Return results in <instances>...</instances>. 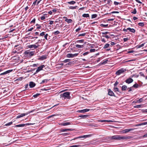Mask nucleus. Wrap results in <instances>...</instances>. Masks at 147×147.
<instances>
[{
	"label": "nucleus",
	"instance_id": "nucleus-1",
	"mask_svg": "<svg viewBox=\"0 0 147 147\" xmlns=\"http://www.w3.org/2000/svg\"><path fill=\"white\" fill-rule=\"evenodd\" d=\"M131 136H122L120 135H116L110 137V139L111 140L116 141H120L121 140H128L133 138Z\"/></svg>",
	"mask_w": 147,
	"mask_h": 147
},
{
	"label": "nucleus",
	"instance_id": "nucleus-2",
	"mask_svg": "<svg viewBox=\"0 0 147 147\" xmlns=\"http://www.w3.org/2000/svg\"><path fill=\"white\" fill-rule=\"evenodd\" d=\"M70 92H65L63 94H61L60 95V97L62 98H64V99L67 98V99H70L71 98V97L70 96Z\"/></svg>",
	"mask_w": 147,
	"mask_h": 147
},
{
	"label": "nucleus",
	"instance_id": "nucleus-3",
	"mask_svg": "<svg viewBox=\"0 0 147 147\" xmlns=\"http://www.w3.org/2000/svg\"><path fill=\"white\" fill-rule=\"evenodd\" d=\"M34 51H31V52H29L27 51H25L24 53V54L25 55H26V56L27 57H30L32 56H33L34 55Z\"/></svg>",
	"mask_w": 147,
	"mask_h": 147
},
{
	"label": "nucleus",
	"instance_id": "nucleus-4",
	"mask_svg": "<svg viewBox=\"0 0 147 147\" xmlns=\"http://www.w3.org/2000/svg\"><path fill=\"white\" fill-rule=\"evenodd\" d=\"M126 69H124V68H121V69L118 70L116 72V74L117 75H119L123 73L124 72L126 71Z\"/></svg>",
	"mask_w": 147,
	"mask_h": 147
},
{
	"label": "nucleus",
	"instance_id": "nucleus-5",
	"mask_svg": "<svg viewBox=\"0 0 147 147\" xmlns=\"http://www.w3.org/2000/svg\"><path fill=\"white\" fill-rule=\"evenodd\" d=\"M92 136V134H89L88 135H84L83 136H80L78 137H76L74 138V139L72 140H75L78 138H86L87 137H90Z\"/></svg>",
	"mask_w": 147,
	"mask_h": 147
},
{
	"label": "nucleus",
	"instance_id": "nucleus-6",
	"mask_svg": "<svg viewBox=\"0 0 147 147\" xmlns=\"http://www.w3.org/2000/svg\"><path fill=\"white\" fill-rule=\"evenodd\" d=\"M44 65H42L38 67L37 69L36 70L34 74V75L36 74L40 71L42 70L43 68L45 67Z\"/></svg>",
	"mask_w": 147,
	"mask_h": 147
},
{
	"label": "nucleus",
	"instance_id": "nucleus-7",
	"mask_svg": "<svg viewBox=\"0 0 147 147\" xmlns=\"http://www.w3.org/2000/svg\"><path fill=\"white\" fill-rule=\"evenodd\" d=\"M32 124H33L28 123H26V124H21L16 125L15 126V127H23L25 125H32Z\"/></svg>",
	"mask_w": 147,
	"mask_h": 147
},
{
	"label": "nucleus",
	"instance_id": "nucleus-8",
	"mask_svg": "<svg viewBox=\"0 0 147 147\" xmlns=\"http://www.w3.org/2000/svg\"><path fill=\"white\" fill-rule=\"evenodd\" d=\"M35 44L38 45H30L28 46V47L30 49L34 48V49H36L39 46V45H38V42L36 43Z\"/></svg>",
	"mask_w": 147,
	"mask_h": 147
},
{
	"label": "nucleus",
	"instance_id": "nucleus-9",
	"mask_svg": "<svg viewBox=\"0 0 147 147\" xmlns=\"http://www.w3.org/2000/svg\"><path fill=\"white\" fill-rule=\"evenodd\" d=\"M78 53H75L73 54L71 53H68L67 54L66 56L67 58H72L77 56L78 55Z\"/></svg>",
	"mask_w": 147,
	"mask_h": 147
},
{
	"label": "nucleus",
	"instance_id": "nucleus-10",
	"mask_svg": "<svg viewBox=\"0 0 147 147\" xmlns=\"http://www.w3.org/2000/svg\"><path fill=\"white\" fill-rule=\"evenodd\" d=\"M108 94L111 96H115L114 93L110 89H108Z\"/></svg>",
	"mask_w": 147,
	"mask_h": 147
},
{
	"label": "nucleus",
	"instance_id": "nucleus-11",
	"mask_svg": "<svg viewBox=\"0 0 147 147\" xmlns=\"http://www.w3.org/2000/svg\"><path fill=\"white\" fill-rule=\"evenodd\" d=\"M134 130V129L133 128L125 129L123 131V133L126 134L130 131H132Z\"/></svg>",
	"mask_w": 147,
	"mask_h": 147
},
{
	"label": "nucleus",
	"instance_id": "nucleus-12",
	"mask_svg": "<svg viewBox=\"0 0 147 147\" xmlns=\"http://www.w3.org/2000/svg\"><path fill=\"white\" fill-rule=\"evenodd\" d=\"M133 81V79L131 78H127L125 80V82L126 83L129 84L132 83Z\"/></svg>",
	"mask_w": 147,
	"mask_h": 147
},
{
	"label": "nucleus",
	"instance_id": "nucleus-13",
	"mask_svg": "<svg viewBox=\"0 0 147 147\" xmlns=\"http://www.w3.org/2000/svg\"><path fill=\"white\" fill-rule=\"evenodd\" d=\"M90 110L89 109H85L82 110H78L77 111V112L80 113H84L89 111Z\"/></svg>",
	"mask_w": 147,
	"mask_h": 147
},
{
	"label": "nucleus",
	"instance_id": "nucleus-14",
	"mask_svg": "<svg viewBox=\"0 0 147 147\" xmlns=\"http://www.w3.org/2000/svg\"><path fill=\"white\" fill-rule=\"evenodd\" d=\"M36 86V84L33 82H30L29 83V86L30 88H33Z\"/></svg>",
	"mask_w": 147,
	"mask_h": 147
},
{
	"label": "nucleus",
	"instance_id": "nucleus-15",
	"mask_svg": "<svg viewBox=\"0 0 147 147\" xmlns=\"http://www.w3.org/2000/svg\"><path fill=\"white\" fill-rule=\"evenodd\" d=\"M28 114V113H22L21 114H19L16 117V119H18L22 117H23Z\"/></svg>",
	"mask_w": 147,
	"mask_h": 147
},
{
	"label": "nucleus",
	"instance_id": "nucleus-16",
	"mask_svg": "<svg viewBox=\"0 0 147 147\" xmlns=\"http://www.w3.org/2000/svg\"><path fill=\"white\" fill-rule=\"evenodd\" d=\"M63 18H65V21L67 22L69 24L72 22L73 21L71 19H69L65 17H64Z\"/></svg>",
	"mask_w": 147,
	"mask_h": 147
},
{
	"label": "nucleus",
	"instance_id": "nucleus-17",
	"mask_svg": "<svg viewBox=\"0 0 147 147\" xmlns=\"http://www.w3.org/2000/svg\"><path fill=\"white\" fill-rule=\"evenodd\" d=\"M70 124H71V122H63L61 124H60V125L63 126H66Z\"/></svg>",
	"mask_w": 147,
	"mask_h": 147
},
{
	"label": "nucleus",
	"instance_id": "nucleus-18",
	"mask_svg": "<svg viewBox=\"0 0 147 147\" xmlns=\"http://www.w3.org/2000/svg\"><path fill=\"white\" fill-rule=\"evenodd\" d=\"M47 58V55H43L41 56L40 58H39V59L43 60H44L45 59Z\"/></svg>",
	"mask_w": 147,
	"mask_h": 147
},
{
	"label": "nucleus",
	"instance_id": "nucleus-19",
	"mask_svg": "<svg viewBox=\"0 0 147 147\" xmlns=\"http://www.w3.org/2000/svg\"><path fill=\"white\" fill-rule=\"evenodd\" d=\"M113 91L115 92H117L120 93H121V92L119 90V88L117 87H114L113 88Z\"/></svg>",
	"mask_w": 147,
	"mask_h": 147
},
{
	"label": "nucleus",
	"instance_id": "nucleus-20",
	"mask_svg": "<svg viewBox=\"0 0 147 147\" xmlns=\"http://www.w3.org/2000/svg\"><path fill=\"white\" fill-rule=\"evenodd\" d=\"M128 30H129L130 32L132 33H135L136 32L134 28H128Z\"/></svg>",
	"mask_w": 147,
	"mask_h": 147
},
{
	"label": "nucleus",
	"instance_id": "nucleus-21",
	"mask_svg": "<svg viewBox=\"0 0 147 147\" xmlns=\"http://www.w3.org/2000/svg\"><path fill=\"white\" fill-rule=\"evenodd\" d=\"M127 88V86L125 85H124L122 86L121 90L122 91H125Z\"/></svg>",
	"mask_w": 147,
	"mask_h": 147
},
{
	"label": "nucleus",
	"instance_id": "nucleus-22",
	"mask_svg": "<svg viewBox=\"0 0 147 147\" xmlns=\"http://www.w3.org/2000/svg\"><path fill=\"white\" fill-rule=\"evenodd\" d=\"M88 115H80L79 116V117L82 118V119H84L88 117Z\"/></svg>",
	"mask_w": 147,
	"mask_h": 147
},
{
	"label": "nucleus",
	"instance_id": "nucleus-23",
	"mask_svg": "<svg viewBox=\"0 0 147 147\" xmlns=\"http://www.w3.org/2000/svg\"><path fill=\"white\" fill-rule=\"evenodd\" d=\"M76 47L78 48H82L84 47V45H75Z\"/></svg>",
	"mask_w": 147,
	"mask_h": 147
},
{
	"label": "nucleus",
	"instance_id": "nucleus-24",
	"mask_svg": "<svg viewBox=\"0 0 147 147\" xmlns=\"http://www.w3.org/2000/svg\"><path fill=\"white\" fill-rule=\"evenodd\" d=\"M110 46V44L108 43L106 44L103 47V48L104 49H105L108 48Z\"/></svg>",
	"mask_w": 147,
	"mask_h": 147
},
{
	"label": "nucleus",
	"instance_id": "nucleus-25",
	"mask_svg": "<svg viewBox=\"0 0 147 147\" xmlns=\"http://www.w3.org/2000/svg\"><path fill=\"white\" fill-rule=\"evenodd\" d=\"M108 61V60L107 59H106L105 61H104L100 63V65H102L105 64L106 63H107Z\"/></svg>",
	"mask_w": 147,
	"mask_h": 147
},
{
	"label": "nucleus",
	"instance_id": "nucleus-26",
	"mask_svg": "<svg viewBox=\"0 0 147 147\" xmlns=\"http://www.w3.org/2000/svg\"><path fill=\"white\" fill-rule=\"evenodd\" d=\"M144 44H145V43H143L141 45H138L136 46V47L137 48H139L141 47H142L144 46Z\"/></svg>",
	"mask_w": 147,
	"mask_h": 147
},
{
	"label": "nucleus",
	"instance_id": "nucleus-27",
	"mask_svg": "<svg viewBox=\"0 0 147 147\" xmlns=\"http://www.w3.org/2000/svg\"><path fill=\"white\" fill-rule=\"evenodd\" d=\"M82 16L85 18H87L89 17V15L88 14H84L82 15Z\"/></svg>",
	"mask_w": 147,
	"mask_h": 147
},
{
	"label": "nucleus",
	"instance_id": "nucleus-28",
	"mask_svg": "<svg viewBox=\"0 0 147 147\" xmlns=\"http://www.w3.org/2000/svg\"><path fill=\"white\" fill-rule=\"evenodd\" d=\"M69 9H76L77 8H78L77 6H75L74 7L73 6H70L69 7Z\"/></svg>",
	"mask_w": 147,
	"mask_h": 147
},
{
	"label": "nucleus",
	"instance_id": "nucleus-29",
	"mask_svg": "<svg viewBox=\"0 0 147 147\" xmlns=\"http://www.w3.org/2000/svg\"><path fill=\"white\" fill-rule=\"evenodd\" d=\"M108 24H106V25H105L104 24H101L100 25V26L101 27H105V28H107L108 27Z\"/></svg>",
	"mask_w": 147,
	"mask_h": 147
},
{
	"label": "nucleus",
	"instance_id": "nucleus-30",
	"mask_svg": "<svg viewBox=\"0 0 147 147\" xmlns=\"http://www.w3.org/2000/svg\"><path fill=\"white\" fill-rule=\"evenodd\" d=\"M76 3V2L74 1H71L70 2H68L67 3L71 5L74 4Z\"/></svg>",
	"mask_w": 147,
	"mask_h": 147
},
{
	"label": "nucleus",
	"instance_id": "nucleus-31",
	"mask_svg": "<svg viewBox=\"0 0 147 147\" xmlns=\"http://www.w3.org/2000/svg\"><path fill=\"white\" fill-rule=\"evenodd\" d=\"M74 61H70L66 65H72L74 64Z\"/></svg>",
	"mask_w": 147,
	"mask_h": 147
},
{
	"label": "nucleus",
	"instance_id": "nucleus-32",
	"mask_svg": "<svg viewBox=\"0 0 147 147\" xmlns=\"http://www.w3.org/2000/svg\"><path fill=\"white\" fill-rule=\"evenodd\" d=\"M139 86L138 84L136 83L134 84L133 86L132 87H134L136 88H137Z\"/></svg>",
	"mask_w": 147,
	"mask_h": 147
},
{
	"label": "nucleus",
	"instance_id": "nucleus-33",
	"mask_svg": "<svg viewBox=\"0 0 147 147\" xmlns=\"http://www.w3.org/2000/svg\"><path fill=\"white\" fill-rule=\"evenodd\" d=\"M142 106V105H135V106H134V108H141Z\"/></svg>",
	"mask_w": 147,
	"mask_h": 147
},
{
	"label": "nucleus",
	"instance_id": "nucleus-34",
	"mask_svg": "<svg viewBox=\"0 0 147 147\" xmlns=\"http://www.w3.org/2000/svg\"><path fill=\"white\" fill-rule=\"evenodd\" d=\"M48 81V80H47V79L43 80L42 81V82L40 83V84H42L44 83L45 82H47Z\"/></svg>",
	"mask_w": 147,
	"mask_h": 147
},
{
	"label": "nucleus",
	"instance_id": "nucleus-35",
	"mask_svg": "<svg viewBox=\"0 0 147 147\" xmlns=\"http://www.w3.org/2000/svg\"><path fill=\"white\" fill-rule=\"evenodd\" d=\"M147 124V121L146 122H145L144 123H143L139 125H136V126H138L139 125H145Z\"/></svg>",
	"mask_w": 147,
	"mask_h": 147
},
{
	"label": "nucleus",
	"instance_id": "nucleus-36",
	"mask_svg": "<svg viewBox=\"0 0 147 147\" xmlns=\"http://www.w3.org/2000/svg\"><path fill=\"white\" fill-rule=\"evenodd\" d=\"M84 41V40L83 39L79 40L76 41V42L77 43H82Z\"/></svg>",
	"mask_w": 147,
	"mask_h": 147
},
{
	"label": "nucleus",
	"instance_id": "nucleus-37",
	"mask_svg": "<svg viewBox=\"0 0 147 147\" xmlns=\"http://www.w3.org/2000/svg\"><path fill=\"white\" fill-rule=\"evenodd\" d=\"M86 34V33H83L82 34H78V37H79L80 36H84Z\"/></svg>",
	"mask_w": 147,
	"mask_h": 147
},
{
	"label": "nucleus",
	"instance_id": "nucleus-38",
	"mask_svg": "<svg viewBox=\"0 0 147 147\" xmlns=\"http://www.w3.org/2000/svg\"><path fill=\"white\" fill-rule=\"evenodd\" d=\"M40 94L37 93L35 94H34L33 95V96L34 97V98H37L38 96L40 95Z\"/></svg>",
	"mask_w": 147,
	"mask_h": 147
},
{
	"label": "nucleus",
	"instance_id": "nucleus-39",
	"mask_svg": "<svg viewBox=\"0 0 147 147\" xmlns=\"http://www.w3.org/2000/svg\"><path fill=\"white\" fill-rule=\"evenodd\" d=\"M138 25L141 26H144V24L143 22H140L138 24Z\"/></svg>",
	"mask_w": 147,
	"mask_h": 147
},
{
	"label": "nucleus",
	"instance_id": "nucleus-40",
	"mask_svg": "<svg viewBox=\"0 0 147 147\" xmlns=\"http://www.w3.org/2000/svg\"><path fill=\"white\" fill-rule=\"evenodd\" d=\"M97 16V15L96 14H94L92 15V18H94L96 17Z\"/></svg>",
	"mask_w": 147,
	"mask_h": 147
},
{
	"label": "nucleus",
	"instance_id": "nucleus-41",
	"mask_svg": "<svg viewBox=\"0 0 147 147\" xmlns=\"http://www.w3.org/2000/svg\"><path fill=\"white\" fill-rule=\"evenodd\" d=\"M53 33L55 35H57L60 33V32L58 31H55V32H53Z\"/></svg>",
	"mask_w": 147,
	"mask_h": 147
},
{
	"label": "nucleus",
	"instance_id": "nucleus-42",
	"mask_svg": "<svg viewBox=\"0 0 147 147\" xmlns=\"http://www.w3.org/2000/svg\"><path fill=\"white\" fill-rule=\"evenodd\" d=\"M35 21H36V19L35 18H34L30 22V24H33V23H34L35 22Z\"/></svg>",
	"mask_w": 147,
	"mask_h": 147
},
{
	"label": "nucleus",
	"instance_id": "nucleus-43",
	"mask_svg": "<svg viewBox=\"0 0 147 147\" xmlns=\"http://www.w3.org/2000/svg\"><path fill=\"white\" fill-rule=\"evenodd\" d=\"M12 124V122H9L7 123H6L5 125V126H9L10 125H11V124Z\"/></svg>",
	"mask_w": 147,
	"mask_h": 147
},
{
	"label": "nucleus",
	"instance_id": "nucleus-44",
	"mask_svg": "<svg viewBox=\"0 0 147 147\" xmlns=\"http://www.w3.org/2000/svg\"><path fill=\"white\" fill-rule=\"evenodd\" d=\"M136 12H137V11H136V9L135 8L134 9L133 11L131 12V13H133V14H135L136 13Z\"/></svg>",
	"mask_w": 147,
	"mask_h": 147
},
{
	"label": "nucleus",
	"instance_id": "nucleus-45",
	"mask_svg": "<svg viewBox=\"0 0 147 147\" xmlns=\"http://www.w3.org/2000/svg\"><path fill=\"white\" fill-rule=\"evenodd\" d=\"M22 49V47H19L18 48H16V49L18 51H20V50Z\"/></svg>",
	"mask_w": 147,
	"mask_h": 147
},
{
	"label": "nucleus",
	"instance_id": "nucleus-46",
	"mask_svg": "<svg viewBox=\"0 0 147 147\" xmlns=\"http://www.w3.org/2000/svg\"><path fill=\"white\" fill-rule=\"evenodd\" d=\"M45 32H42L40 34L39 36H43L45 35Z\"/></svg>",
	"mask_w": 147,
	"mask_h": 147
},
{
	"label": "nucleus",
	"instance_id": "nucleus-47",
	"mask_svg": "<svg viewBox=\"0 0 147 147\" xmlns=\"http://www.w3.org/2000/svg\"><path fill=\"white\" fill-rule=\"evenodd\" d=\"M89 53H90L89 52L87 51V52H85V53H83V55L84 56H85V55H88V54Z\"/></svg>",
	"mask_w": 147,
	"mask_h": 147
},
{
	"label": "nucleus",
	"instance_id": "nucleus-48",
	"mask_svg": "<svg viewBox=\"0 0 147 147\" xmlns=\"http://www.w3.org/2000/svg\"><path fill=\"white\" fill-rule=\"evenodd\" d=\"M70 59H65L63 61V62L64 63H67L68 62H69V61H70Z\"/></svg>",
	"mask_w": 147,
	"mask_h": 147
},
{
	"label": "nucleus",
	"instance_id": "nucleus-49",
	"mask_svg": "<svg viewBox=\"0 0 147 147\" xmlns=\"http://www.w3.org/2000/svg\"><path fill=\"white\" fill-rule=\"evenodd\" d=\"M102 36V37H105L107 38H109L110 37L109 36L107 35H103Z\"/></svg>",
	"mask_w": 147,
	"mask_h": 147
},
{
	"label": "nucleus",
	"instance_id": "nucleus-50",
	"mask_svg": "<svg viewBox=\"0 0 147 147\" xmlns=\"http://www.w3.org/2000/svg\"><path fill=\"white\" fill-rule=\"evenodd\" d=\"M118 83L119 82L117 81H116L115 83L114 84V87H116L117 85V84H118Z\"/></svg>",
	"mask_w": 147,
	"mask_h": 147
},
{
	"label": "nucleus",
	"instance_id": "nucleus-51",
	"mask_svg": "<svg viewBox=\"0 0 147 147\" xmlns=\"http://www.w3.org/2000/svg\"><path fill=\"white\" fill-rule=\"evenodd\" d=\"M110 33L108 32H102V34H109Z\"/></svg>",
	"mask_w": 147,
	"mask_h": 147
},
{
	"label": "nucleus",
	"instance_id": "nucleus-52",
	"mask_svg": "<svg viewBox=\"0 0 147 147\" xmlns=\"http://www.w3.org/2000/svg\"><path fill=\"white\" fill-rule=\"evenodd\" d=\"M80 146V145H73L71 146H70L69 147H78Z\"/></svg>",
	"mask_w": 147,
	"mask_h": 147
},
{
	"label": "nucleus",
	"instance_id": "nucleus-53",
	"mask_svg": "<svg viewBox=\"0 0 147 147\" xmlns=\"http://www.w3.org/2000/svg\"><path fill=\"white\" fill-rule=\"evenodd\" d=\"M95 49H90V52H93L95 51Z\"/></svg>",
	"mask_w": 147,
	"mask_h": 147
},
{
	"label": "nucleus",
	"instance_id": "nucleus-54",
	"mask_svg": "<svg viewBox=\"0 0 147 147\" xmlns=\"http://www.w3.org/2000/svg\"><path fill=\"white\" fill-rule=\"evenodd\" d=\"M81 29V28L80 27L78 28L76 30V32H78Z\"/></svg>",
	"mask_w": 147,
	"mask_h": 147
},
{
	"label": "nucleus",
	"instance_id": "nucleus-55",
	"mask_svg": "<svg viewBox=\"0 0 147 147\" xmlns=\"http://www.w3.org/2000/svg\"><path fill=\"white\" fill-rule=\"evenodd\" d=\"M48 34H46L45 35H45V36H44V38H45L46 39V40H47V37L48 36Z\"/></svg>",
	"mask_w": 147,
	"mask_h": 147
},
{
	"label": "nucleus",
	"instance_id": "nucleus-56",
	"mask_svg": "<svg viewBox=\"0 0 147 147\" xmlns=\"http://www.w3.org/2000/svg\"><path fill=\"white\" fill-rule=\"evenodd\" d=\"M61 132H65V131H67V129H61Z\"/></svg>",
	"mask_w": 147,
	"mask_h": 147
},
{
	"label": "nucleus",
	"instance_id": "nucleus-57",
	"mask_svg": "<svg viewBox=\"0 0 147 147\" xmlns=\"http://www.w3.org/2000/svg\"><path fill=\"white\" fill-rule=\"evenodd\" d=\"M140 74L141 76H143L144 77H145V76L144 74L142 72H140Z\"/></svg>",
	"mask_w": 147,
	"mask_h": 147
},
{
	"label": "nucleus",
	"instance_id": "nucleus-58",
	"mask_svg": "<svg viewBox=\"0 0 147 147\" xmlns=\"http://www.w3.org/2000/svg\"><path fill=\"white\" fill-rule=\"evenodd\" d=\"M111 0H108L107 1V3L110 4H111Z\"/></svg>",
	"mask_w": 147,
	"mask_h": 147
},
{
	"label": "nucleus",
	"instance_id": "nucleus-59",
	"mask_svg": "<svg viewBox=\"0 0 147 147\" xmlns=\"http://www.w3.org/2000/svg\"><path fill=\"white\" fill-rule=\"evenodd\" d=\"M57 9H55L52 10V11L54 13H55L57 11Z\"/></svg>",
	"mask_w": 147,
	"mask_h": 147
},
{
	"label": "nucleus",
	"instance_id": "nucleus-60",
	"mask_svg": "<svg viewBox=\"0 0 147 147\" xmlns=\"http://www.w3.org/2000/svg\"><path fill=\"white\" fill-rule=\"evenodd\" d=\"M132 88V87H131L130 88H127V89L128 90V92H130V91H132V89H131Z\"/></svg>",
	"mask_w": 147,
	"mask_h": 147
},
{
	"label": "nucleus",
	"instance_id": "nucleus-61",
	"mask_svg": "<svg viewBox=\"0 0 147 147\" xmlns=\"http://www.w3.org/2000/svg\"><path fill=\"white\" fill-rule=\"evenodd\" d=\"M114 3L115 5H118L119 4V3L118 2H117L116 1H115L114 2Z\"/></svg>",
	"mask_w": 147,
	"mask_h": 147
},
{
	"label": "nucleus",
	"instance_id": "nucleus-62",
	"mask_svg": "<svg viewBox=\"0 0 147 147\" xmlns=\"http://www.w3.org/2000/svg\"><path fill=\"white\" fill-rule=\"evenodd\" d=\"M101 41L103 42H106V40L104 38H101Z\"/></svg>",
	"mask_w": 147,
	"mask_h": 147
},
{
	"label": "nucleus",
	"instance_id": "nucleus-63",
	"mask_svg": "<svg viewBox=\"0 0 147 147\" xmlns=\"http://www.w3.org/2000/svg\"><path fill=\"white\" fill-rule=\"evenodd\" d=\"M12 71V70H8L7 71H6V72L7 74L9 73L10 72H11Z\"/></svg>",
	"mask_w": 147,
	"mask_h": 147
},
{
	"label": "nucleus",
	"instance_id": "nucleus-64",
	"mask_svg": "<svg viewBox=\"0 0 147 147\" xmlns=\"http://www.w3.org/2000/svg\"><path fill=\"white\" fill-rule=\"evenodd\" d=\"M46 18V17L45 16H42L41 17V20H44Z\"/></svg>",
	"mask_w": 147,
	"mask_h": 147
}]
</instances>
